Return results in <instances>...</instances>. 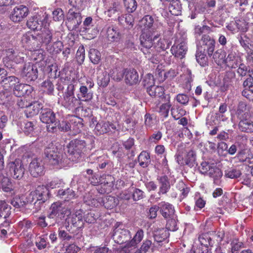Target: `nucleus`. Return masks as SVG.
Returning a JSON list of instances; mask_svg holds the SVG:
<instances>
[{
  "instance_id": "a19ab883",
  "label": "nucleus",
  "mask_w": 253,
  "mask_h": 253,
  "mask_svg": "<svg viewBox=\"0 0 253 253\" xmlns=\"http://www.w3.org/2000/svg\"><path fill=\"white\" fill-rule=\"evenodd\" d=\"M10 207L4 201L0 202V217L6 218L10 214Z\"/></svg>"
},
{
  "instance_id": "20e7f679",
  "label": "nucleus",
  "mask_w": 253,
  "mask_h": 253,
  "mask_svg": "<svg viewBox=\"0 0 253 253\" xmlns=\"http://www.w3.org/2000/svg\"><path fill=\"white\" fill-rule=\"evenodd\" d=\"M160 34L157 33L154 34L152 37V52L149 54H144L146 57L151 60V62L155 63L152 57L155 54V51L160 52L161 51L165 50L169 47V43L168 41L164 38L159 39L157 41L159 38Z\"/></svg>"
},
{
  "instance_id": "c756f323",
  "label": "nucleus",
  "mask_w": 253,
  "mask_h": 253,
  "mask_svg": "<svg viewBox=\"0 0 253 253\" xmlns=\"http://www.w3.org/2000/svg\"><path fill=\"white\" fill-rule=\"evenodd\" d=\"M37 35L41 39L42 42L45 45L50 43L52 38L51 31L45 27H43L40 33L37 34Z\"/></svg>"
},
{
  "instance_id": "cd10ccee",
  "label": "nucleus",
  "mask_w": 253,
  "mask_h": 253,
  "mask_svg": "<svg viewBox=\"0 0 253 253\" xmlns=\"http://www.w3.org/2000/svg\"><path fill=\"white\" fill-rule=\"evenodd\" d=\"M238 127L243 132H253V121L249 119H242L239 123Z\"/></svg>"
},
{
  "instance_id": "c85d7f7f",
  "label": "nucleus",
  "mask_w": 253,
  "mask_h": 253,
  "mask_svg": "<svg viewBox=\"0 0 253 253\" xmlns=\"http://www.w3.org/2000/svg\"><path fill=\"white\" fill-rule=\"evenodd\" d=\"M86 143L84 140L79 139H74L70 141L69 144V148L72 151V152L79 151L85 148Z\"/></svg>"
},
{
  "instance_id": "9d476101",
  "label": "nucleus",
  "mask_w": 253,
  "mask_h": 253,
  "mask_svg": "<svg viewBox=\"0 0 253 253\" xmlns=\"http://www.w3.org/2000/svg\"><path fill=\"white\" fill-rule=\"evenodd\" d=\"M215 41L209 36L205 35L197 45L202 48L203 51H207L209 56H211L214 50Z\"/></svg>"
},
{
  "instance_id": "423d86ee",
  "label": "nucleus",
  "mask_w": 253,
  "mask_h": 253,
  "mask_svg": "<svg viewBox=\"0 0 253 253\" xmlns=\"http://www.w3.org/2000/svg\"><path fill=\"white\" fill-rule=\"evenodd\" d=\"M131 238L130 232L124 228L122 224L117 223L113 231V238L114 241L119 244H124Z\"/></svg>"
},
{
  "instance_id": "680f3d73",
  "label": "nucleus",
  "mask_w": 253,
  "mask_h": 253,
  "mask_svg": "<svg viewBox=\"0 0 253 253\" xmlns=\"http://www.w3.org/2000/svg\"><path fill=\"white\" fill-rule=\"evenodd\" d=\"M212 165L213 164H210L207 162H203L199 167V170L202 173L207 175Z\"/></svg>"
},
{
  "instance_id": "052dcab7",
  "label": "nucleus",
  "mask_w": 253,
  "mask_h": 253,
  "mask_svg": "<svg viewBox=\"0 0 253 253\" xmlns=\"http://www.w3.org/2000/svg\"><path fill=\"white\" fill-rule=\"evenodd\" d=\"M171 107V104L168 102L162 104L160 108V113L164 118H167L169 115V110Z\"/></svg>"
},
{
  "instance_id": "7ed1b4c3",
  "label": "nucleus",
  "mask_w": 253,
  "mask_h": 253,
  "mask_svg": "<svg viewBox=\"0 0 253 253\" xmlns=\"http://www.w3.org/2000/svg\"><path fill=\"white\" fill-rule=\"evenodd\" d=\"M24 61V54L19 52L17 49L8 48L5 50V56L3 59L5 67L14 69L15 64L22 63Z\"/></svg>"
},
{
  "instance_id": "c03bdc74",
  "label": "nucleus",
  "mask_w": 253,
  "mask_h": 253,
  "mask_svg": "<svg viewBox=\"0 0 253 253\" xmlns=\"http://www.w3.org/2000/svg\"><path fill=\"white\" fill-rule=\"evenodd\" d=\"M199 240L202 246L201 248H203L204 250L208 249L209 246L212 245V240L207 234H203L200 235L199 237Z\"/></svg>"
},
{
  "instance_id": "69168bd1",
  "label": "nucleus",
  "mask_w": 253,
  "mask_h": 253,
  "mask_svg": "<svg viewBox=\"0 0 253 253\" xmlns=\"http://www.w3.org/2000/svg\"><path fill=\"white\" fill-rule=\"evenodd\" d=\"M53 18L55 21H61L64 19V13L60 8H57L52 12Z\"/></svg>"
},
{
  "instance_id": "4468645a",
  "label": "nucleus",
  "mask_w": 253,
  "mask_h": 253,
  "mask_svg": "<svg viewBox=\"0 0 253 253\" xmlns=\"http://www.w3.org/2000/svg\"><path fill=\"white\" fill-rule=\"evenodd\" d=\"M29 171L35 177L42 175L44 173V167L42 161L38 159L32 160L29 165Z\"/></svg>"
},
{
  "instance_id": "4c0bfd02",
  "label": "nucleus",
  "mask_w": 253,
  "mask_h": 253,
  "mask_svg": "<svg viewBox=\"0 0 253 253\" xmlns=\"http://www.w3.org/2000/svg\"><path fill=\"white\" fill-rule=\"evenodd\" d=\"M84 203L90 206L97 207L100 203L101 199H96L92 193H87L84 196Z\"/></svg>"
},
{
  "instance_id": "f03ea898",
  "label": "nucleus",
  "mask_w": 253,
  "mask_h": 253,
  "mask_svg": "<svg viewBox=\"0 0 253 253\" xmlns=\"http://www.w3.org/2000/svg\"><path fill=\"white\" fill-rule=\"evenodd\" d=\"M74 91V85L70 84L59 100L62 106L70 110H77L81 107V100L75 96Z\"/></svg>"
},
{
  "instance_id": "774afa93",
  "label": "nucleus",
  "mask_w": 253,
  "mask_h": 253,
  "mask_svg": "<svg viewBox=\"0 0 253 253\" xmlns=\"http://www.w3.org/2000/svg\"><path fill=\"white\" fill-rule=\"evenodd\" d=\"M64 248L66 253H77L80 250V248L74 244L64 246Z\"/></svg>"
},
{
  "instance_id": "3c124183",
  "label": "nucleus",
  "mask_w": 253,
  "mask_h": 253,
  "mask_svg": "<svg viewBox=\"0 0 253 253\" xmlns=\"http://www.w3.org/2000/svg\"><path fill=\"white\" fill-rule=\"evenodd\" d=\"M210 30V27L207 25H203L202 26L197 25L195 26L194 34L196 38H197L198 37H199L201 34L206 32H209Z\"/></svg>"
},
{
  "instance_id": "603ef678",
  "label": "nucleus",
  "mask_w": 253,
  "mask_h": 253,
  "mask_svg": "<svg viewBox=\"0 0 253 253\" xmlns=\"http://www.w3.org/2000/svg\"><path fill=\"white\" fill-rule=\"evenodd\" d=\"M42 88L44 92L47 94H51L54 90V86L51 82L47 80L42 83Z\"/></svg>"
},
{
  "instance_id": "f8f14e48",
  "label": "nucleus",
  "mask_w": 253,
  "mask_h": 253,
  "mask_svg": "<svg viewBox=\"0 0 253 253\" xmlns=\"http://www.w3.org/2000/svg\"><path fill=\"white\" fill-rule=\"evenodd\" d=\"M29 13L28 7L23 5L16 6L10 15V19L14 22H19L27 16Z\"/></svg>"
},
{
  "instance_id": "6e6d98bb",
  "label": "nucleus",
  "mask_w": 253,
  "mask_h": 253,
  "mask_svg": "<svg viewBox=\"0 0 253 253\" xmlns=\"http://www.w3.org/2000/svg\"><path fill=\"white\" fill-rule=\"evenodd\" d=\"M171 115L175 120H178L185 115L186 112L182 108H172L171 110Z\"/></svg>"
},
{
  "instance_id": "4d7b16f0",
  "label": "nucleus",
  "mask_w": 253,
  "mask_h": 253,
  "mask_svg": "<svg viewBox=\"0 0 253 253\" xmlns=\"http://www.w3.org/2000/svg\"><path fill=\"white\" fill-rule=\"evenodd\" d=\"M241 175V172L240 170L237 169H230L225 171V175L230 178H237Z\"/></svg>"
},
{
  "instance_id": "c9c22d12",
  "label": "nucleus",
  "mask_w": 253,
  "mask_h": 253,
  "mask_svg": "<svg viewBox=\"0 0 253 253\" xmlns=\"http://www.w3.org/2000/svg\"><path fill=\"white\" fill-rule=\"evenodd\" d=\"M169 236V232L164 228H161L155 231L154 233V238L157 242H162L166 239Z\"/></svg>"
},
{
  "instance_id": "6e6552de",
  "label": "nucleus",
  "mask_w": 253,
  "mask_h": 253,
  "mask_svg": "<svg viewBox=\"0 0 253 253\" xmlns=\"http://www.w3.org/2000/svg\"><path fill=\"white\" fill-rule=\"evenodd\" d=\"M8 167L10 175L14 179L20 180L23 177L25 168L20 159H15L14 161L9 162Z\"/></svg>"
},
{
  "instance_id": "393cba45",
  "label": "nucleus",
  "mask_w": 253,
  "mask_h": 253,
  "mask_svg": "<svg viewBox=\"0 0 253 253\" xmlns=\"http://www.w3.org/2000/svg\"><path fill=\"white\" fill-rule=\"evenodd\" d=\"M42 24V22L37 15L30 18L27 22L28 28L33 31H41L43 28Z\"/></svg>"
},
{
  "instance_id": "aec40b11",
  "label": "nucleus",
  "mask_w": 253,
  "mask_h": 253,
  "mask_svg": "<svg viewBox=\"0 0 253 253\" xmlns=\"http://www.w3.org/2000/svg\"><path fill=\"white\" fill-rule=\"evenodd\" d=\"M124 74L125 82L127 84L132 85L139 82V75L135 70H126Z\"/></svg>"
},
{
  "instance_id": "de8ad7c7",
  "label": "nucleus",
  "mask_w": 253,
  "mask_h": 253,
  "mask_svg": "<svg viewBox=\"0 0 253 253\" xmlns=\"http://www.w3.org/2000/svg\"><path fill=\"white\" fill-rule=\"evenodd\" d=\"M181 6L178 1H172L169 6L170 12L174 15H178L181 13Z\"/></svg>"
},
{
  "instance_id": "5fc2aeb1",
  "label": "nucleus",
  "mask_w": 253,
  "mask_h": 253,
  "mask_svg": "<svg viewBox=\"0 0 253 253\" xmlns=\"http://www.w3.org/2000/svg\"><path fill=\"white\" fill-rule=\"evenodd\" d=\"M152 245V242L149 240H145L140 248L138 249L135 253H147L150 249Z\"/></svg>"
},
{
  "instance_id": "37998d69",
  "label": "nucleus",
  "mask_w": 253,
  "mask_h": 253,
  "mask_svg": "<svg viewBox=\"0 0 253 253\" xmlns=\"http://www.w3.org/2000/svg\"><path fill=\"white\" fill-rule=\"evenodd\" d=\"M71 128L74 131L75 133H78L81 132L83 127V124L82 123V120L80 118L73 117L71 120Z\"/></svg>"
},
{
  "instance_id": "e2e57ef3",
  "label": "nucleus",
  "mask_w": 253,
  "mask_h": 253,
  "mask_svg": "<svg viewBox=\"0 0 253 253\" xmlns=\"http://www.w3.org/2000/svg\"><path fill=\"white\" fill-rule=\"evenodd\" d=\"M32 224L29 220L24 219L18 222V227L21 229H23V231H26L28 229L32 228Z\"/></svg>"
},
{
  "instance_id": "7c9ffc66",
  "label": "nucleus",
  "mask_w": 253,
  "mask_h": 253,
  "mask_svg": "<svg viewBox=\"0 0 253 253\" xmlns=\"http://www.w3.org/2000/svg\"><path fill=\"white\" fill-rule=\"evenodd\" d=\"M147 91L152 97L159 98L163 96L164 94V89L162 86L153 85L151 87H147Z\"/></svg>"
},
{
  "instance_id": "338daca9",
  "label": "nucleus",
  "mask_w": 253,
  "mask_h": 253,
  "mask_svg": "<svg viewBox=\"0 0 253 253\" xmlns=\"http://www.w3.org/2000/svg\"><path fill=\"white\" fill-rule=\"evenodd\" d=\"M3 83L5 84H9L10 86H14L16 84H19V79L13 76L6 77Z\"/></svg>"
},
{
  "instance_id": "ea45409f",
  "label": "nucleus",
  "mask_w": 253,
  "mask_h": 253,
  "mask_svg": "<svg viewBox=\"0 0 253 253\" xmlns=\"http://www.w3.org/2000/svg\"><path fill=\"white\" fill-rule=\"evenodd\" d=\"M37 192L40 193L41 196L37 197V201H43L46 200L47 198L49 197V190L48 188L44 186H39L37 188Z\"/></svg>"
},
{
  "instance_id": "b1692460",
  "label": "nucleus",
  "mask_w": 253,
  "mask_h": 253,
  "mask_svg": "<svg viewBox=\"0 0 253 253\" xmlns=\"http://www.w3.org/2000/svg\"><path fill=\"white\" fill-rule=\"evenodd\" d=\"M32 87L27 84L19 83L14 86L13 91L14 94L17 97L23 96L25 94L31 93Z\"/></svg>"
},
{
  "instance_id": "473e14b6",
  "label": "nucleus",
  "mask_w": 253,
  "mask_h": 253,
  "mask_svg": "<svg viewBox=\"0 0 253 253\" xmlns=\"http://www.w3.org/2000/svg\"><path fill=\"white\" fill-rule=\"evenodd\" d=\"M57 196L65 201H69L75 198V194L73 190L70 188L60 189L58 191Z\"/></svg>"
},
{
  "instance_id": "1a4fd4ad",
  "label": "nucleus",
  "mask_w": 253,
  "mask_h": 253,
  "mask_svg": "<svg viewBox=\"0 0 253 253\" xmlns=\"http://www.w3.org/2000/svg\"><path fill=\"white\" fill-rule=\"evenodd\" d=\"M176 160L181 166L187 165L189 167H193L196 163V153L190 150L184 154V156L178 154Z\"/></svg>"
},
{
  "instance_id": "bb28decb",
  "label": "nucleus",
  "mask_w": 253,
  "mask_h": 253,
  "mask_svg": "<svg viewBox=\"0 0 253 253\" xmlns=\"http://www.w3.org/2000/svg\"><path fill=\"white\" fill-rule=\"evenodd\" d=\"M118 21L121 25L127 29H130L133 26L134 18L133 16L129 14L119 16Z\"/></svg>"
},
{
  "instance_id": "0eeeda50",
  "label": "nucleus",
  "mask_w": 253,
  "mask_h": 253,
  "mask_svg": "<svg viewBox=\"0 0 253 253\" xmlns=\"http://www.w3.org/2000/svg\"><path fill=\"white\" fill-rule=\"evenodd\" d=\"M44 155L51 165L53 166L62 165V154L58 152L57 147L53 144L45 149Z\"/></svg>"
},
{
  "instance_id": "39448f33",
  "label": "nucleus",
  "mask_w": 253,
  "mask_h": 253,
  "mask_svg": "<svg viewBox=\"0 0 253 253\" xmlns=\"http://www.w3.org/2000/svg\"><path fill=\"white\" fill-rule=\"evenodd\" d=\"M40 120L42 123L47 125L46 127L48 131H54L58 126L55 114L49 108H44L42 110Z\"/></svg>"
},
{
  "instance_id": "864d4df0",
  "label": "nucleus",
  "mask_w": 253,
  "mask_h": 253,
  "mask_svg": "<svg viewBox=\"0 0 253 253\" xmlns=\"http://www.w3.org/2000/svg\"><path fill=\"white\" fill-rule=\"evenodd\" d=\"M124 243L125 244V245L122 247V251L125 253H130L137 246V244L131 240H129Z\"/></svg>"
},
{
  "instance_id": "72a5a7b5",
  "label": "nucleus",
  "mask_w": 253,
  "mask_h": 253,
  "mask_svg": "<svg viewBox=\"0 0 253 253\" xmlns=\"http://www.w3.org/2000/svg\"><path fill=\"white\" fill-rule=\"evenodd\" d=\"M226 53L225 51L221 49L216 50L213 54L212 58L214 62L218 65L225 63Z\"/></svg>"
},
{
  "instance_id": "f3484780",
  "label": "nucleus",
  "mask_w": 253,
  "mask_h": 253,
  "mask_svg": "<svg viewBox=\"0 0 253 253\" xmlns=\"http://www.w3.org/2000/svg\"><path fill=\"white\" fill-rule=\"evenodd\" d=\"M68 212L67 209L63 207L60 202H55L53 203L50 207L48 216L50 218H53L55 216H59Z\"/></svg>"
},
{
  "instance_id": "9b49d317",
  "label": "nucleus",
  "mask_w": 253,
  "mask_h": 253,
  "mask_svg": "<svg viewBox=\"0 0 253 253\" xmlns=\"http://www.w3.org/2000/svg\"><path fill=\"white\" fill-rule=\"evenodd\" d=\"M21 75L28 81L35 80L38 78V69L36 66L32 63L25 64L23 68Z\"/></svg>"
},
{
  "instance_id": "dca6fc26",
  "label": "nucleus",
  "mask_w": 253,
  "mask_h": 253,
  "mask_svg": "<svg viewBox=\"0 0 253 253\" xmlns=\"http://www.w3.org/2000/svg\"><path fill=\"white\" fill-rule=\"evenodd\" d=\"M84 212L82 210L76 211L75 213L71 214L66 218V221L74 226L80 227L83 224Z\"/></svg>"
},
{
  "instance_id": "58836bf2",
  "label": "nucleus",
  "mask_w": 253,
  "mask_h": 253,
  "mask_svg": "<svg viewBox=\"0 0 253 253\" xmlns=\"http://www.w3.org/2000/svg\"><path fill=\"white\" fill-rule=\"evenodd\" d=\"M80 95L83 101H89L92 99L93 93L88 91L87 87L85 85H81L80 87Z\"/></svg>"
},
{
  "instance_id": "ddd939ff",
  "label": "nucleus",
  "mask_w": 253,
  "mask_h": 253,
  "mask_svg": "<svg viewBox=\"0 0 253 253\" xmlns=\"http://www.w3.org/2000/svg\"><path fill=\"white\" fill-rule=\"evenodd\" d=\"M117 129L116 124L109 122H99L95 126L94 131L97 134L100 135L114 131Z\"/></svg>"
},
{
  "instance_id": "5701e85b",
  "label": "nucleus",
  "mask_w": 253,
  "mask_h": 253,
  "mask_svg": "<svg viewBox=\"0 0 253 253\" xmlns=\"http://www.w3.org/2000/svg\"><path fill=\"white\" fill-rule=\"evenodd\" d=\"M157 180L160 184L158 194L161 195V194H166L170 188L169 179L168 176L166 175L160 176L157 178Z\"/></svg>"
},
{
  "instance_id": "8fccbe9b",
  "label": "nucleus",
  "mask_w": 253,
  "mask_h": 253,
  "mask_svg": "<svg viewBox=\"0 0 253 253\" xmlns=\"http://www.w3.org/2000/svg\"><path fill=\"white\" fill-rule=\"evenodd\" d=\"M10 204L15 208H20L25 205L26 202L23 197L17 196L11 200Z\"/></svg>"
},
{
  "instance_id": "6ab92c4d",
  "label": "nucleus",
  "mask_w": 253,
  "mask_h": 253,
  "mask_svg": "<svg viewBox=\"0 0 253 253\" xmlns=\"http://www.w3.org/2000/svg\"><path fill=\"white\" fill-rule=\"evenodd\" d=\"M242 61L241 57L236 52L230 51L226 58L225 64L229 68H236Z\"/></svg>"
},
{
  "instance_id": "79ce46f5",
  "label": "nucleus",
  "mask_w": 253,
  "mask_h": 253,
  "mask_svg": "<svg viewBox=\"0 0 253 253\" xmlns=\"http://www.w3.org/2000/svg\"><path fill=\"white\" fill-rule=\"evenodd\" d=\"M138 160L140 166L143 168H146L150 162L149 154L146 151H142L139 154Z\"/></svg>"
},
{
  "instance_id": "2eb2a0df",
  "label": "nucleus",
  "mask_w": 253,
  "mask_h": 253,
  "mask_svg": "<svg viewBox=\"0 0 253 253\" xmlns=\"http://www.w3.org/2000/svg\"><path fill=\"white\" fill-rule=\"evenodd\" d=\"M187 46L184 41H176L171 48L172 54L175 57L182 59L184 57L187 51Z\"/></svg>"
},
{
  "instance_id": "13d9d810",
  "label": "nucleus",
  "mask_w": 253,
  "mask_h": 253,
  "mask_svg": "<svg viewBox=\"0 0 253 253\" xmlns=\"http://www.w3.org/2000/svg\"><path fill=\"white\" fill-rule=\"evenodd\" d=\"M144 85L147 87H151L154 85L155 80L153 76L151 74H147L143 80Z\"/></svg>"
},
{
  "instance_id": "e433bc0d",
  "label": "nucleus",
  "mask_w": 253,
  "mask_h": 253,
  "mask_svg": "<svg viewBox=\"0 0 253 253\" xmlns=\"http://www.w3.org/2000/svg\"><path fill=\"white\" fill-rule=\"evenodd\" d=\"M42 108V104L40 102H34L28 106V109L26 111L30 114V116L37 115L39 113L40 110Z\"/></svg>"
},
{
  "instance_id": "412c9836",
  "label": "nucleus",
  "mask_w": 253,
  "mask_h": 253,
  "mask_svg": "<svg viewBox=\"0 0 253 253\" xmlns=\"http://www.w3.org/2000/svg\"><path fill=\"white\" fill-rule=\"evenodd\" d=\"M159 207L160 213L165 218L170 217L173 215L174 209L171 204L166 202H162L159 203Z\"/></svg>"
},
{
  "instance_id": "0e129e2a",
  "label": "nucleus",
  "mask_w": 253,
  "mask_h": 253,
  "mask_svg": "<svg viewBox=\"0 0 253 253\" xmlns=\"http://www.w3.org/2000/svg\"><path fill=\"white\" fill-rule=\"evenodd\" d=\"M36 245L39 250L45 248L47 246V242L45 237H38L36 240Z\"/></svg>"
},
{
  "instance_id": "2f4dec72",
  "label": "nucleus",
  "mask_w": 253,
  "mask_h": 253,
  "mask_svg": "<svg viewBox=\"0 0 253 253\" xmlns=\"http://www.w3.org/2000/svg\"><path fill=\"white\" fill-rule=\"evenodd\" d=\"M107 36L108 41L111 42H118L121 37L119 32L114 27H109L108 28Z\"/></svg>"
},
{
  "instance_id": "49530a36",
  "label": "nucleus",
  "mask_w": 253,
  "mask_h": 253,
  "mask_svg": "<svg viewBox=\"0 0 253 253\" xmlns=\"http://www.w3.org/2000/svg\"><path fill=\"white\" fill-rule=\"evenodd\" d=\"M89 57L92 63L98 64L101 59V54L98 50L91 48L89 51Z\"/></svg>"
},
{
  "instance_id": "bf43d9fd",
  "label": "nucleus",
  "mask_w": 253,
  "mask_h": 253,
  "mask_svg": "<svg viewBox=\"0 0 253 253\" xmlns=\"http://www.w3.org/2000/svg\"><path fill=\"white\" fill-rule=\"evenodd\" d=\"M166 228L172 231L176 230L177 229L176 220L174 218L169 219L166 224Z\"/></svg>"
},
{
  "instance_id": "a18cd8bd",
  "label": "nucleus",
  "mask_w": 253,
  "mask_h": 253,
  "mask_svg": "<svg viewBox=\"0 0 253 253\" xmlns=\"http://www.w3.org/2000/svg\"><path fill=\"white\" fill-rule=\"evenodd\" d=\"M1 188L5 192H11L13 191V186L10 180L7 177H4L1 181Z\"/></svg>"
},
{
  "instance_id": "4be33fe9",
  "label": "nucleus",
  "mask_w": 253,
  "mask_h": 253,
  "mask_svg": "<svg viewBox=\"0 0 253 253\" xmlns=\"http://www.w3.org/2000/svg\"><path fill=\"white\" fill-rule=\"evenodd\" d=\"M67 19L68 21L76 27H78L82 21L81 13L76 11L75 9H69L67 14Z\"/></svg>"
},
{
  "instance_id": "a211bd4d",
  "label": "nucleus",
  "mask_w": 253,
  "mask_h": 253,
  "mask_svg": "<svg viewBox=\"0 0 253 253\" xmlns=\"http://www.w3.org/2000/svg\"><path fill=\"white\" fill-rule=\"evenodd\" d=\"M21 42L24 46L28 47L30 49H34L40 47L36 38L29 33L23 35L21 39Z\"/></svg>"
},
{
  "instance_id": "f257e3e1",
  "label": "nucleus",
  "mask_w": 253,
  "mask_h": 253,
  "mask_svg": "<svg viewBox=\"0 0 253 253\" xmlns=\"http://www.w3.org/2000/svg\"><path fill=\"white\" fill-rule=\"evenodd\" d=\"M139 26L142 32L140 37L141 50L147 54L152 52V37L157 33H160L162 25L155 21L152 16L147 15L139 21Z\"/></svg>"
},
{
  "instance_id": "09e8293b",
  "label": "nucleus",
  "mask_w": 253,
  "mask_h": 253,
  "mask_svg": "<svg viewBox=\"0 0 253 253\" xmlns=\"http://www.w3.org/2000/svg\"><path fill=\"white\" fill-rule=\"evenodd\" d=\"M125 6L128 13L133 12L137 8L135 0H123Z\"/></svg>"
},
{
  "instance_id": "a878e982",
  "label": "nucleus",
  "mask_w": 253,
  "mask_h": 253,
  "mask_svg": "<svg viewBox=\"0 0 253 253\" xmlns=\"http://www.w3.org/2000/svg\"><path fill=\"white\" fill-rule=\"evenodd\" d=\"M208 175L213 178V183L216 185L220 184V179L222 176L221 170L214 164L208 172Z\"/></svg>"
},
{
  "instance_id": "f704fd0d",
  "label": "nucleus",
  "mask_w": 253,
  "mask_h": 253,
  "mask_svg": "<svg viewBox=\"0 0 253 253\" xmlns=\"http://www.w3.org/2000/svg\"><path fill=\"white\" fill-rule=\"evenodd\" d=\"M197 61L203 67H205L208 64V58L205 54V51L203 50L202 48H200L198 46L197 53L196 55Z\"/></svg>"
}]
</instances>
